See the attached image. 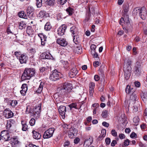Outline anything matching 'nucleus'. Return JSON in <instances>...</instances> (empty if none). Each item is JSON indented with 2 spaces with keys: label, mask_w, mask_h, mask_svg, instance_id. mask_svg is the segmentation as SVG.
<instances>
[{
  "label": "nucleus",
  "mask_w": 147,
  "mask_h": 147,
  "mask_svg": "<svg viewBox=\"0 0 147 147\" xmlns=\"http://www.w3.org/2000/svg\"><path fill=\"white\" fill-rule=\"evenodd\" d=\"M71 84L69 83L65 82L63 86H61V87L58 88L57 91L58 92L55 94L54 96L56 97L59 94L60 96L66 95L71 89Z\"/></svg>",
  "instance_id": "nucleus-1"
},
{
  "label": "nucleus",
  "mask_w": 147,
  "mask_h": 147,
  "mask_svg": "<svg viewBox=\"0 0 147 147\" xmlns=\"http://www.w3.org/2000/svg\"><path fill=\"white\" fill-rule=\"evenodd\" d=\"M131 63V61L129 58L126 59L124 62V75L125 78L126 80H127L129 79L130 76V73L131 69L130 66Z\"/></svg>",
  "instance_id": "nucleus-2"
},
{
  "label": "nucleus",
  "mask_w": 147,
  "mask_h": 147,
  "mask_svg": "<svg viewBox=\"0 0 147 147\" xmlns=\"http://www.w3.org/2000/svg\"><path fill=\"white\" fill-rule=\"evenodd\" d=\"M35 73V70L34 68H26L21 76L22 79L23 80H29L34 76Z\"/></svg>",
  "instance_id": "nucleus-3"
},
{
  "label": "nucleus",
  "mask_w": 147,
  "mask_h": 147,
  "mask_svg": "<svg viewBox=\"0 0 147 147\" xmlns=\"http://www.w3.org/2000/svg\"><path fill=\"white\" fill-rule=\"evenodd\" d=\"M123 17H121L119 21L120 25L123 26V23L126 25V27L129 26L130 25V21L129 18V16L128 14V10H123Z\"/></svg>",
  "instance_id": "nucleus-4"
},
{
  "label": "nucleus",
  "mask_w": 147,
  "mask_h": 147,
  "mask_svg": "<svg viewBox=\"0 0 147 147\" xmlns=\"http://www.w3.org/2000/svg\"><path fill=\"white\" fill-rule=\"evenodd\" d=\"M61 73L56 69L53 70L52 72V74L50 75V79L52 81H56L61 78Z\"/></svg>",
  "instance_id": "nucleus-5"
},
{
  "label": "nucleus",
  "mask_w": 147,
  "mask_h": 147,
  "mask_svg": "<svg viewBox=\"0 0 147 147\" xmlns=\"http://www.w3.org/2000/svg\"><path fill=\"white\" fill-rule=\"evenodd\" d=\"M41 109L40 104L38 106L35 107L33 110L32 116H33L36 119H38L40 116Z\"/></svg>",
  "instance_id": "nucleus-6"
},
{
  "label": "nucleus",
  "mask_w": 147,
  "mask_h": 147,
  "mask_svg": "<svg viewBox=\"0 0 147 147\" xmlns=\"http://www.w3.org/2000/svg\"><path fill=\"white\" fill-rule=\"evenodd\" d=\"M55 129L53 128H50L46 131L43 135L44 139H48L52 137L54 132Z\"/></svg>",
  "instance_id": "nucleus-7"
},
{
  "label": "nucleus",
  "mask_w": 147,
  "mask_h": 147,
  "mask_svg": "<svg viewBox=\"0 0 147 147\" xmlns=\"http://www.w3.org/2000/svg\"><path fill=\"white\" fill-rule=\"evenodd\" d=\"M67 28V26L65 25H62L60 26L57 30V34L60 36L64 34Z\"/></svg>",
  "instance_id": "nucleus-8"
},
{
  "label": "nucleus",
  "mask_w": 147,
  "mask_h": 147,
  "mask_svg": "<svg viewBox=\"0 0 147 147\" xmlns=\"http://www.w3.org/2000/svg\"><path fill=\"white\" fill-rule=\"evenodd\" d=\"M58 110L62 118H64L65 112L66 111V107L64 106H61L59 107Z\"/></svg>",
  "instance_id": "nucleus-9"
},
{
  "label": "nucleus",
  "mask_w": 147,
  "mask_h": 147,
  "mask_svg": "<svg viewBox=\"0 0 147 147\" xmlns=\"http://www.w3.org/2000/svg\"><path fill=\"white\" fill-rule=\"evenodd\" d=\"M3 114L5 117L7 118L11 117L13 116V113L10 110L7 109H6L4 110Z\"/></svg>",
  "instance_id": "nucleus-10"
},
{
  "label": "nucleus",
  "mask_w": 147,
  "mask_h": 147,
  "mask_svg": "<svg viewBox=\"0 0 147 147\" xmlns=\"http://www.w3.org/2000/svg\"><path fill=\"white\" fill-rule=\"evenodd\" d=\"M18 59L20 63H26L27 61L28 58L27 56L26 55L24 54H22Z\"/></svg>",
  "instance_id": "nucleus-11"
},
{
  "label": "nucleus",
  "mask_w": 147,
  "mask_h": 147,
  "mask_svg": "<svg viewBox=\"0 0 147 147\" xmlns=\"http://www.w3.org/2000/svg\"><path fill=\"white\" fill-rule=\"evenodd\" d=\"M78 72V71L77 69L75 67H73L70 71L69 75L70 78H73L76 76Z\"/></svg>",
  "instance_id": "nucleus-12"
},
{
  "label": "nucleus",
  "mask_w": 147,
  "mask_h": 147,
  "mask_svg": "<svg viewBox=\"0 0 147 147\" xmlns=\"http://www.w3.org/2000/svg\"><path fill=\"white\" fill-rule=\"evenodd\" d=\"M57 41V43L62 46L65 47L67 44V42L63 38H58Z\"/></svg>",
  "instance_id": "nucleus-13"
},
{
  "label": "nucleus",
  "mask_w": 147,
  "mask_h": 147,
  "mask_svg": "<svg viewBox=\"0 0 147 147\" xmlns=\"http://www.w3.org/2000/svg\"><path fill=\"white\" fill-rule=\"evenodd\" d=\"M138 99L136 94L134 93H133L130 96L129 99L130 103L133 104L134 103H135V101L137 100Z\"/></svg>",
  "instance_id": "nucleus-14"
},
{
  "label": "nucleus",
  "mask_w": 147,
  "mask_h": 147,
  "mask_svg": "<svg viewBox=\"0 0 147 147\" xmlns=\"http://www.w3.org/2000/svg\"><path fill=\"white\" fill-rule=\"evenodd\" d=\"M135 91V89L133 87L129 85L127 86L125 88V92L127 94H129L131 93H134Z\"/></svg>",
  "instance_id": "nucleus-15"
},
{
  "label": "nucleus",
  "mask_w": 147,
  "mask_h": 147,
  "mask_svg": "<svg viewBox=\"0 0 147 147\" xmlns=\"http://www.w3.org/2000/svg\"><path fill=\"white\" fill-rule=\"evenodd\" d=\"M32 136L33 138L35 139L39 140L41 137L40 134L35 130H33L32 132Z\"/></svg>",
  "instance_id": "nucleus-16"
},
{
  "label": "nucleus",
  "mask_w": 147,
  "mask_h": 147,
  "mask_svg": "<svg viewBox=\"0 0 147 147\" xmlns=\"http://www.w3.org/2000/svg\"><path fill=\"white\" fill-rule=\"evenodd\" d=\"M37 16L38 17L40 18H42L45 16L46 17L49 16V13L44 10H41L37 15Z\"/></svg>",
  "instance_id": "nucleus-17"
},
{
  "label": "nucleus",
  "mask_w": 147,
  "mask_h": 147,
  "mask_svg": "<svg viewBox=\"0 0 147 147\" xmlns=\"http://www.w3.org/2000/svg\"><path fill=\"white\" fill-rule=\"evenodd\" d=\"M139 15L142 19H145L146 15V10H140Z\"/></svg>",
  "instance_id": "nucleus-18"
},
{
  "label": "nucleus",
  "mask_w": 147,
  "mask_h": 147,
  "mask_svg": "<svg viewBox=\"0 0 147 147\" xmlns=\"http://www.w3.org/2000/svg\"><path fill=\"white\" fill-rule=\"evenodd\" d=\"M70 32L71 33L72 36L74 35H78L77 28L75 26H73L70 29Z\"/></svg>",
  "instance_id": "nucleus-19"
},
{
  "label": "nucleus",
  "mask_w": 147,
  "mask_h": 147,
  "mask_svg": "<svg viewBox=\"0 0 147 147\" xmlns=\"http://www.w3.org/2000/svg\"><path fill=\"white\" fill-rule=\"evenodd\" d=\"M94 10H92L91 11H90V10H87L86 11V20L87 21H88L90 19V18L91 16V13H92L93 14L94 12Z\"/></svg>",
  "instance_id": "nucleus-20"
},
{
  "label": "nucleus",
  "mask_w": 147,
  "mask_h": 147,
  "mask_svg": "<svg viewBox=\"0 0 147 147\" xmlns=\"http://www.w3.org/2000/svg\"><path fill=\"white\" fill-rule=\"evenodd\" d=\"M21 123L22 125V130L24 131H26L28 129V127L27 123L22 121H21Z\"/></svg>",
  "instance_id": "nucleus-21"
},
{
  "label": "nucleus",
  "mask_w": 147,
  "mask_h": 147,
  "mask_svg": "<svg viewBox=\"0 0 147 147\" xmlns=\"http://www.w3.org/2000/svg\"><path fill=\"white\" fill-rule=\"evenodd\" d=\"M2 135V134L1 135L2 139L4 140L5 141H8L10 140L9 135L7 132L4 135Z\"/></svg>",
  "instance_id": "nucleus-22"
},
{
  "label": "nucleus",
  "mask_w": 147,
  "mask_h": 147,
  "mask_svg": "<svg viewBox=\"0 0 147 147\" xmlns=\"http://www.w3.org/2000/svg\"><path fill=\"white\" fill-rule=\"evenodd\" d=\"M141 97L143 101L144 102H146L147 101V92H143L141 94Z\"/></svg>",
  "instance_id": "nucleus-23"
},
{
  "label": "nucleus",
  "mask_w": 147,
  "mask_h": 147,
  "mask_svg": "<svg viewBox=\"0 0 147 147\" xmlns=\"http://www.w3.org/2000/svg\"><path fill=\"white\" fill-rule=\"evenodd\" d=\"M92 142L91 141V140L90 138L89 139L86 140L84 141V146L86 147L87 146L89 147L92 143Z\"/></svg>",
  "instance_id": "nucleus-24"
},
{
  "label": "nucleus",
  "mask_w": 147,
  "mask_h": 147,
  "mask_svg": "<svg viewBox=\"0 0 147 147\" xmlns=\"http://www.w3.org/2000/svg\"><path fill=\"white\" fill-rule=\"evenodd\" d=\"M52 28L50 23L49 22H47L45 26V29L46 31H49Z\"/></svg>",
  "instance_id": "nucleus-25"
},
{
  "label": "nucleus",
  "mask_w": 147,
  "mask_h": 147,
  "mask_svg": "<svg viewBox=\"0 0 147 147\" xmlns=\"http://www.w3.org/2000/svg\"><path fill=\"white\" fill-rule=\"evenodd\" d=\"M19 23V28L21 30L25 28L26 26V24L23 22H21Z\"/></svg>",
  "instance_id": "nucleus-26"
},
{
  "label": "nucleus",
  "mask_w": 147,
  "mask_h": 147,
  "mask_svg": "<svg viewBox=\"0 0 147 147\" xmlns=\"http://www.w3.org/2000/svg\"><path fill=\"white\" fill-rule=\"evenodd\" d=\"M44 85V84L42 82L40 83L38 89L36 91L37 93H40L41 92L43 89Z\"/></svg>",
  "instance_id": "nucleus-27"
},
{
  "label": "nucleus",
  "mask_w": 147,
  "mask_h": 147,
  "mask_svg": "<svg viewBox=\"0 0 147 147\" xmlns=\"http://www.w3.org/2000/svg\"><path fill=\"white\" fill-rule=\"evenodd\" d=\"M73 41L76 44L80 42V39L78 35H74L73 36Z\"/></svg>",
  "instance_id": "nucleus-28"
},
{
  "label": "nucleus",
  "mask_w": 147,
  "mask_h": 147,
  "mask_svg": "<svg viewBox=\"0 0 147 147\" xmlns=\"http://www.w3.org/2000/svg\"><path fill=\"white\" fill-rule=\"evenodd\" d=\"M69 106L70 108L71 109L72 108H75L77 109H78L79 108L78 107L77 104L76 103H72L69 105Z\"/></svg>",
  "instance_id": "nucleus-29"
},
{
  "label": "nucleus",
  "mask_w": 147,
  "mask_h": 147,
  "mask_svg": "<svg viewBox=\"0 0 147 147\" xmlns=\"http://www.w3.org/2000/svg\"><path fill=\"white\" fill-rule=\"evenodd\" d=\"M134 72L136 76H139L141 74V69H135Z\"/></svg>",
  "instance_id": "nucleus-30"
},
{
  "label": "nucleus",
  "mask_w": 147,
  "mask_h": 147,
  "mask_svg": "<svg viewBox=\"0 0 147 147\" xmlns=\"http://www.w3.org/2000/svg\"><path fill=\"white\" fill-rule=\"evenodd\" d=\"M45 58L47 59H52L53 57L50 53H46L45 54Z\"/></svg>",
  "instance_id": "nucleus-31"
},
{
  "label": "nucleus",
  "mask_w": 147,
  "mask_h": 147,
  "mask_svg": "<svg viewBox=\"0 0 147 147\" xmlns=\"http://www.w3.org/2000/svg\"><path fill=\"white\" fill-rule=\"evenodd\" d=\"M69 131L68 132L75 134L77 132L76 129L74 127H71L69 128Z\"/></svg>",
  "instance_id": "nucleus-32"
},
{
  "label": "nucleus",
  "mask_w": 147,
  "mask_h": 147,
  "mask_svg": "<svg viewBox=\"0 0 147 147\" xmlns=\"http://www.w3.org/2000/svg\"><path fill=\"white\" fill-rule=\"evenodd\" d=\"M75 49L76 51V53L78 54H80L82 51V48L81 47H76Z\"/></svg>",
  "instance_id": "nucleus-33"
},
{
  "label": "nucleus",
  "mask_w": 147,
  "mask_h": 147,
  "mask_svg": "<svg viewBox=\"0 0 147 147\" xmlns=\"http://www.w3.org/2000/svg\"><path fill=\"white\" fill-rule=\"evenodd\" d=\"M26 15V14L24 11H22L18 13V16L21 18H24Z\"/></svg>",
  "instance_id": "nucleus-34"
},
{
  "label": "nucleus",
  "mask_w": 147,
  "mask_h": 147,
  "mask_svg": "<svg viewBox=\"0 0 147 147\" xmlns=\"http://www.w3.org/2000/svg\"><path fill=\"white\" fill-rule=\"evenodd\" d=\"M102 117L104 118H106L108 116V111L107 110L103 111L102 114Z\"/></svg>",
  "instance_id": "nucleus-35"
},
{
  "label": "nucleus",
  "mask_w": 147,
  "mask_h": 147,
  "mask_svg": "<svg viewBox=\"0 0 147 147\" xmlns=\"http://www.w3.org/2000/svg\"><path fill=\"white\" fill-rule=\"evenodd\" d=\"M91 53L94 58H98V55L95 51H91Z\"/></svg>",
  "instance_id": "nucleus-36"
},
{
  "label": "nucleus",
  "mask_w": 147,
  "mask_h": 147,
  "mask_svg": "<svg viewBox=\"0 0 147 147\" xmlns=\"http://www.w3.org/2000/svg\"><path fill=\"white\" fill-rule=\"evenodd\" d=\"M36 5L37 7H41L42 5V0H36Z\"/></svg>",
  "instance_id": "nucleus-37"
},
{
  "label": "nucleus",
  "mask_w": 147,
  "mask_h": 147,
  "mask_svg": "<svg viewBox=\"0 0 147 147\" xmlns=\"http://www.w3.org/2000/svg\"><path fill=\"white\" fill-rule=\"evenodd\" d=\"M104 66H100L99 69L98 70L99 74L100 75H102L104 74Z\"/></svg>",
  "instance_id": "nucleus-38"
},
{
  "label": "nucleus",
  "mask_w": 147,
  "mask_h": 147,
  "mask_svg": "<svg viewBox=\"0 0 147 147\" xmlns=\"http://www.w3.org/2000/svg\"><path fill=\"white\" fill-rule=\"evenodd\" d=\"M22 90H24V91H27L28 89V87L26 84H23L21 87Z\"/></svg>",
  "instance_id": "nucleus-39"
},
{
  "label": "nucleus",
  "mask_w": 147,
  "mask_h": 147,
  "mask_svg": "<svg viewBox=\"0 0 147 147\" xmlns=\"http://www.w3.org/2000/svg\"><path fill=\"white\" fill-rule=\"evenodd\" d=\"M14 54L18 59L20 58V56L22 54L20 51H16L14 52Z\"/></svg>",
  "instance_id": "nucleus-40"
},
{
  "label": "nucleus",
  "mask_w": 147,
  "mask_h": 147,
  "mask_svg": "<svg viewBox=\"0 0 147 147\" xmlns=\"http://www.w3.org/2000/svg\"><path fill=\"white\" fill-rule=\"evenodd\" d=\"M38 36L40 37L41 40H42L45 39L47 38L46 36L42 34H40Z\"/></svg>",
  "instance_id": "nucleus-41"
},
{
  "label": "nucleus",
  "mask_w": 147,
  "mask_h": 147,
  "mask_svg": "<svg viewBox=\"0 0 147 147\" xmlns=\"http://www.w3.org/2000/svg\"><path fill=\"white\" fill-rule=\"evenodd\" d=\"M67 1V0H57L58 4L61 5H64Z\"/></svg>",
  "instance_id": "nucleus-42"
},
{
  "label": "nucleus",
  "mask_w": 147,
  "mask_h": 147,
  "mask_svg": "<svg viewBox=\"0 0 147 147\" xmlns=\"http://www.w3.org/2000/svg\"><path fill=\"white\" fill-rule=\"evenodd\" d=\"M95 85V83L94 82H91L89 84V90H94Z\"/></svg>",
  "instance_id": "nucleus-43"
},
{
  "label": "nucleus",
  "mask_w": 147,
  "mask_h": 147,
  "mask_svg": "<svg viewBox=\"0 0 147 147\" xmlns=\"http://www.w3.org/2000/svg\"><path fill=\"white\" fill-rule=\"evenodd\" d=\"M18 103V102L17 100H14L12 101L10 104L12 106L14 107L17 105Z\"/></svg>",
  "instance_id": "nucleus-44"
},
{
  "label": "nucleus",
  "mask_w": 147,
  "mask_h": 147,
  "mask_svg": "<svg viewBox=\"0 0 147 147\" xmlns=\"http://www.w3.org/2000/svg\"><path fill=\"white\" fill-rule=\"evenodd\" d=\"M32 111L30 110V106H27L26 107V113L27 114L32 113Z\"/></svg>",
  "instance_id": "nucleus-45"
},
{
  "label": "nucleus",
  "mask_w": 147,
  "mask_h": 147,
  "mask_svg": "<svg viewBox=\"0 0 147 147\" xmlns=\"http://www.w3.org/2000/svg\"><path fill=\"white\" fill-rule=\"evenodd\" d=\"M35 120L34 118H32L29 121L30 125L31 126H33L35 124Z\"/></svg>",
  "instance_id": "nucleus-46"
},
{
  "label": "nucleus",
  "mask_w": 147,
  "mask_h": 147,
  "mask_svg": "<svg viewBox=\"0 0 147 147\" xmlns=\"http://www.w3.org/2000/svg\"><path fill=\"white\" fill-rule=\"evenodd\" d=\"M66 12L69 16H71L74 13V11L73 10H66Z\"/></svg>",
  "instance_id": "nucleus-47"
},
{
  "label": "nucleus",
  "mask_w": 147,
  "mask_h": 147,
  "mask_svg": "<svg viewBox=\"0 0 147 147\" xmlns=\"http://www.w3.org/2000/svg\"><path fill=\"white\" fill-rule=\"evenodd\" d=\"M47 2L48 4L49 5H52L54 3V0H47Z\"/></svg>",
  "instance_id": "nucleus-48"
},
{
  "label": "nucleus",
  "mask_w": 147,
  "mask_h": 147,
  "mask_svg": "<svg viewBox=\"0 0 147 147\" xmlns=\"http://www.w3.org/2000/svg\"><path fill=\"white\" fill-rule=\"evenodd\" d=\"M135 69H141V64L139 62H136L135 66Z\"/></svg>",
  "instance_id": "nucleus-49"
},
{
  "label": "nucleus",
  "mask_w": 147,
  "mask_h": 147,
  "mask_svg": "<svg viewBox=\"0 0 147 147\" xmlns=\"http://www.w3.org/2000/svg\"><path fill=\"white\" fill-rule=\"evenodd\" d=\"M12 143L14 144V145L17 144L19 142L18 139L16 138H14L12 139Z\"/></svg>",
  "instance_id": "nucleus-50"
},
{
  "label": "nucleus",
  "mask_w": 147,
  "mask_h": 147,
  "mask_svg": "<svg viewBox=\"0 0 147 147\" xmlns=\"http://www.w3.org/2000/svg\"><path fill=\"white\" fill-rule=\"evenodd\" d=\"M133 121L134 123H137L139 121V119L138 117H135L133 119Z\"/></svg>",
  "instance_id": "nucleus-51"
},
{
  "label": "nucleus",
  "mask_w": 147,
  "mask_h": 147,
  "mask_svg": "<svg viewBox=\"0 0 147 147\" xmlns=\"http://www.w3.org/2000/svg\"><path fill=\"white\" fill-rule=\"evenodd\" d=\"M31 10H27V15L28 16H32L33 14V11H31Z\"/></svg>",
  "instance_id": "nucleus-52"
},
{
  "label": "nucleus",
  "mask_w": 147,
  "mask_h": 147,
  "mask_svg": "<svg viewBox=\"0 0 147 147\" xmlns=\"http://www.w3.org/2000/svg\"><path fill=\"white\" fill-rule=\"evenodd\" d=\"M111 134L114 137H116L117 135V133L115 129L112 130Z\"/></svg>",
  "instance_id": "nucleus-53"
},
{
  "label": "nucleus",
  "mask_w": 147,
  "mask_h": 147,
  "mask_svg": "<svg viewBox=\"0 0 147 147\" xmlns=\"http://www.w3.org/2000/svg\"><path fill=\"white\" fill-rule=\"evenodd\" d=\"M129 140L128 139H127L124 141V144L125 146H127L129 144Z\"/></svg>",
  "instance_id": "nucleus-54"
},
{
  "label": "nucleus",
  "mask_w": 147,
  "mask_h": 147,
  "mask_svg": "<svg viewBox=\"0 0 147 147\" xmlns=\"http://www.w3.org/2000/svg\"><path fill=\"white\" fill-rule=\"evenodd\" d=\"M105 142L106 144L109 145L111 142V139L109 138H107L105 139Z\"/></svg>",
  "instance_id": "nucleus-55"
},
{
  "label": "nucleus",
  "mask_w": 147,
  "mask_h": 147,
  "mask_svg": "<svg viewBox=\"0 0 147 147\" xmlns=\"http://www.w3.org/2000/svg\"><path fill=\"white\" fill-rule=\"evenodd\" d=\"M137 136L136 134L134 132H132L130 135V137L132 138H136Z\"/></svg>",
  "instance_id": "nucleus-56"
},
{
  "label": "nucleus",
  "mask_w": 147,
  "mask_h": 147,
  "mask_svg": "<svg viewBox=\"0 0 147 147\" xmlns=\"http://www.w3.org/2000/svg\"><path fill=\"white\" fill-rule=\"evenodd\" d=\"M106 130L105 129H103L101 131V135H102V136L104 137L106 135Z\"/></svg>",
  "instance_id": "nucleus-57"
},
{
  "label": "nucleus",
  "mask_w": 147,
  "mask_h": 147,
  "mask_svg": "<svg viewBox=\"0 0 147 147\" xmlns=\"http://www.w3.org/2000/svg\"><path fill=\"white\" fill-rule=\"evenodd\" d=\"M100 63L98 61H95L93 63L94 66L95 67H97L100 65Z\"/></svg>",
  "instance_id": "nucleus-58"
},
{
  "label": "nucleus",
  "mask_w": 147,
  "mask_h": 147,
  "mask_svg": "<svg viewBox=\"0 0 147 147\" xmlns=\"http://www.w3.org/2000/svg\"><path fill=\"white\" fill-rule=\"evenodd\" d=\"M68 136L69 138H74L75 135L74 134H75L71 133L69 132H68Z\"/></svg>",
  "instance_id": "nucleus-59"
},
{
  "label": "nucleus",
  "mask_w": 147,
  "mask_h": 147,
  "mask_svg": "<svg viewBox=\"0 0 147 147\" xmlns=\"http://www.w3.org/2000/svg\"><path fill=\"white\" fill-rule=\"evenodd\" d=\"M96 48V46L94 44L90 46L91 51H95V49Z\"/></svg>",
  "instance_id": "nucleus-60"
},
{
  "label": "nucleus",
  "mask_w": 147,
  "mask_h": 147,
  "mask_svg": "<svg viewBox=\"0 0 147 147\" xmlns=\"http://www.w3.org/2000/svg\"><path fill=\"white\" fill-rule=\"evenodd\" d=\"M138 104H137L136 105H135L134 106V108L133 109V110L134 111L136 112L138 111Z\"/></svg>",
  "instance_id": "nucleus-61"
},
{
  "label": "nucleus",
  "mask_w": 147,
  "mask_h": 147,
  "mask_svg": "<svg viewBox=\"0 0 147 147\" xmlns=\"http://www.w3.org/2000/svg\"><path fill=\"white\" fill-rule=\"evenodd\" d=\"M102 125L107 127H108L109 126V123L105 121H104L102 123Z\"/></svg>",
  "instance_id": "nucleus-62"
},
{
  "label": "nucleus",
  "mask_w": 147,
  "mask_h": 147,
  "mask_svg": "<svg viewBox=\"0 0 147 147\" xmlns=\"http://www.w3.org/2000/svg\"><path fill=\"white\" fill-rule=\"evenodd\" d=\"M94 79L96 81H98L100 80V78L98 76L96 75L94 77Z\"/></svg>",
  "instance_id": "nucleus-63"
},
{
  "label": "nucleus",
  "mask_w": 147,
  "mask_h": 147,
  "mask_svg": "<svg viewBox=\"0 0 147 147\" xmlns=\"http://www.w3.org/2000/svg\"><path fill=\"white\" fill-rule=\"evenodd\" d=\"M26 147H38V146H36L34 144H30L27 146H26Z\"/></svg>",
  "instance_id": "nucleus-64"
}]
</instances>
